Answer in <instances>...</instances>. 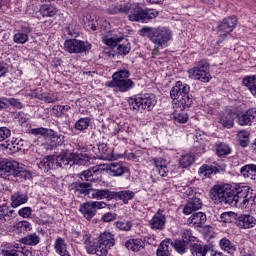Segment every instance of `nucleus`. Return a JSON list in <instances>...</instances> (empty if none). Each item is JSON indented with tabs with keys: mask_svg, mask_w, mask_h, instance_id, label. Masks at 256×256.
I'll use <instances>...</instances> for the list:
<instances>
[{
	"mask_svg": "<svg viewBox=\"0 0 256 256\" xmlns=\"http://www.w3.org/2000/svg\"><path fill=\"white\" fill-rule=\"evenodd\" d=\"M124 39L125 38L121 33L108 34L102 37L103 44L107 45L108 47H117V45H119V43H121V41H123Z\"/></svg>",
	"mask_w": 256,
	"mask_h": 256,
	"instance_id": "obj_22",
	"label": "nucleus"
},
{
	"mask_svg": "<svg viewBox=\"0 0 256 256\" xmlns=\"http://www.w3.org/2000/svg\"><path fill=\"white\" fill-rule=\"evenodd\" d=\"M238 137H239V139L240 140H249V132H247V131H240L239 133H238Z\"/></svg>",
	"mask_w": 256,
	"mask_h": 256,
	"instance_id": "obj_63",
	"label": "nucleus"
},
{
	"mask_svg": "<svg viewBox=\"0 0 256 256\" xmlns=\"http://www.w3.org/2000/svg\"><path fill=\"white\" fill-rule=\"evenodd\" d=\"M117 192L111 191L109 189H92L90 190L91 199L102 200L106 199L107 201H111V199H115Z\"/></svg>",
	"mask_w": 256,
	"mask_h": 256,
	"instance_id": "obj_15",
	"label": "nucleus"
},
{
	"mask_svg": "<svg viewBox=\"0 0 256 256\" xmlns=\"http://www.w3.org/2000/svg\"><path fill=\"white\" fill-rule=\"evenodd\" d=\"M98 169L100 171H106L111 177H121L129 171V168L125 166L123 162H110L107 164H99Z\"/></svg>",
	"mask_w": 256,
	"mask_h": 256,
	"instance_id": "obj_10",
	"label": "nucleus"
},
{
	"mask_svg": "<svg viewBox=\"0 0 256 256\" xmlns=\"http://www.w3.org/2000/svg\"><path fill=\"white\" fill-rule=\"evenodd\" d=\"M106 87H112L114 89H117L121 93H126V91H129L130 89H133L135 83L133 80H118V81H107Z\"/></svg>",
	"mask_w": 256,
	"mask_h": 256,
	"instance_id": "obj_14",
	"label": "nucleus"
},
{
	"mask_svg": "<svg viewBox=\"0 0 256 256\" xmlns=\"http://www.w3.org/2000/svg\"><path fill=\"white\" fill-rule=\"evenodd\" d=\"M47 131L48 129L43 127L31 129L32 135H41V137H47Z\"/></svg>",
	"mask_w": 256,
	"mask_h": 256,
	"instance_id": "obj_58",
	"label": "nucleus"
},
{
	"mask_svg": "<svg viewBox=\"0 0 256 256\" xmlns=\"http://www.w3.org/2000/svg\"><path fill=\"white\" fill-rule=\"evenodd\" d=\"M33 213V209L31 207H23L18 211V215L23 219H29Z\"/></svg>",
	"mask_w": 256,
	"mask_h": 256,
	"instance_id": "obj_51",
	"label": "nucleus"
},
{
	"mask_svg": "<svg viewBox=\"0 0 256 256\" xmlns=\"http://www.w3.org/2000/svg\"><path fill=\"white\" fill-rule=\"evenodd\" d=\"M29 33H31V28L24 27L22 28V32H17L13 36L14 43H17L18 45H25L27 41H29Z\"/></svg>",
	"mask_w": 256,
	"mask_h": 256,
	"instance_id": "obj_27",
	"label": "nucleus"
},
{
	"mask_svg": "<svg viewBox=\"0 0 256 256\" xmlns=\"http://www.w3.org/2000/svg\"><path fill=\"white\" fill-rule=\"evenodd\" d=\"M210 198L215 203L239 205V207H247L255 203L253 190L245 185H237L234 190L229 185H215L210 190Z\"/></svg>",
	"mask_w": 256,
	"mask_h": 256,
	"instance_id": "obj_1",
	"label": "nucleus"
},
{
	"mask_svg": "<svg viewBox=\"0 0 256 256\" xmlns=\"http://www.w3.org/2000/svg\"><path fill=\"white\" fill-rule=\"evenodd\" d=\"M232 216L233 212H224L220 216V221H222V223H231Z\"/></svg>",
	"mask_w": 256,
	"mask_h": 256,
	"instance_id": "obj_57",
	"label": "nucleus"
},
{
	"mask_svg": "<svg viewBox=\"0 0 256 256\" xmlns=\"http://www.w3.org/2000/svg\"><path fill=\"white\" fill-rule=\"evenodd\" d=\"M189 91H191V87L181 81H177L175 86L171 88L170 97L178 109H189L191 107L193 98L189 97Z\"/></svg>",
	"mask_w": 256,
	"mask_h": 256,
	"instance_id": "obj_3",
	"label": "nucleus"
},
{
	"mask_svg": "<svg viewBox=\"0 0 256 256\" xmlns=\"http://www.w3.org/2000/svg\"><path fill=\"white\" fill-rule=\"evenodd\" d=\"M117 51L118 55H128L129 51H131V44L129 42L120 44Z\"/></svg>",
	"mask_w": 256,
	"mask_h": 256,
	"instance_id": "obj_50",
	"label": "nucleus"
},
{
	"mask_svg": "<svg viewBox=\"0 0 256 256\" xmlns=\"http://www.w3.org/2000/svg\"><path fill=\"white\" fill-rule=\"evenodd\" d=\"M145 13V23L146 21H149V19H155L159 15V11L156 9H149V10H144Z\"/></svg>",
	"mask_w": 256,
	"mask_h": 256,
	"instance_id": "obj_55",
	"label": "nucleus"
},
{
	"mask_svg": "<svg viewBox=\"0 0 256 256\" xmlns=\"http://www.w3.org/2000/svg\"><path fill=\"white\" fill-rule=\"evenodd\" d=\"M9 71L7 64L0 62V77H5V74Z\"/></svg>",
	"mask_w": 256,
	"mask_h": 256,
	"instance_id": "obj_62",
	"label": "nucleus"
},
{
	"mask_svg": "<svg viewBox=\"0 0 256 256\" xmlns=\"http://www.w3.org/2000/svg\"><path fill=\"white\" fill-rule=\"evenodd\" d=\"M2 173L6 175H13V177H23L25 175V169L23 164H19L17 161H9L0 165Z\"/></svg>",
	"mask_w": 256,
	"mask_h": 256,
	"instance_id": "obj_12",
	"label": "nucleus"
},
{
	"mask_svg": "<svg viewBox=\"0 0 256 256\" xmlns=\"http://www.w3.org/2000/svg\"><path fill=\"white\" fill-rule=\"evenodd\" d=\"M153 163L155 166L154 171L160 175V177H167L169 168H167V160L163 158H154Z\"/></svg>",
	"mask_w": 256,
	"mask_h": 256,
	"instance_id": "obj_23",
	"label": "nucleus"
},
{
	"mask_svg": "<svg viewBox=\"0 0 256 256\" xmlns=\"http://www.w3.org/2000/svg\"><path fill=\"white\" fill-rule=\"evenodd\" d=\"M115 197H118V199H120V201H123V203H129V201H131V199H133L135 197V192L131 191V190H123L120 192H116Z\"/></svg>",
	"mask_w": 256,
	"mask_h": 256,
	"instance_id": "obj_39",
	"label": "nucleus"
},
{
	"mask_svg": "<svg viewBox=\"0 0 256 256\" xmlns=\"http://www.w3.org/2000/svg\"><path fill=\"white\" fill-rule=\"evenodd\" d=\"M64 49L67 53H84L91 49V45L78 39H69L64 42Z\"/></svg>",
	"mask_w": 256,
	"mask_h": 256,
	"instance_id": "obj_11",
	"label": "nucleus"
},
{
	"mask_svg": "<svg viewBox=\"0 0 256 256\" xmlns=\"http://www.w3.org/2000/svg\"><path fill=\"white\" fill-rule=\"evenodd\" d=\"M170 246L174 247L175 251L180 255L187 251V243L183 242V240H176L174 242L170 240Z\"/></svg>",
	"mask_w": 256,
	"mask_h": 256,
	"instance_id": "obj_44",
	"label": "nucleus"
},
{
	"mask_svg": "<svg viewBox=\"0 0 256 256\" xmlns=\"http://www.w3.org/2000/svg\"><path fill=\"white\" fill-rule=\"evenodd\" d=\"M79 211L87 221H91L97 215L93 202L91 201L81 204Z\"/></svg>",
	"mask_w": 256,
	"mask_h": 256,
	"instance_id": "obj_20",
	"label": "nucleus"
},
{
	"mask_svg": "<svg viewBox=\"0 0 256 256\" xmlns=\"http://www.w3.org/2000/svg\"><path fill=\"white\" fill-rule=\"evenodd\" d=\"M236 225L240 229H251L256 225V219L249 214H243L237 218Z\"/></svg>",
	"mask_w": 256,
	"mask_h": 256,
	"instance_id": "obj_19",
	"label": "nucleus"
},
{
	"mask_svg": "<svg viewBox=\"0 0 256 256\" xmlns=\"http://www.w3.org/2000/svg\"><path fill=\"white\" fill-rule=\"evenodd\" d=\"M64 35H68V37H77L79 35V29L77 26H74L73 24H69L64 29Z\"/></svg>",
	"mask_w": 256,
	"mask_h": 256,
	"instance_id": "obj_47",
	"label": "nucleus"
},
{
	"mask_svg": "<svg viewBox=\"0 0 256 256\" xmlns=\"http://www.w3.org/2000/svg\"><path fill=\"white\" fill-rule=\"evenodd\" d=\"M219 245L220 249L226 253H233L235 251V245L227 238H222Z\"/></svg>",
	"mask_w": 256,
	"mask_h": 256,
	"instance_id": "obj_42",
	"label": "nucleus"
},
{
	"mask_svg": "<svg viewBox=\"0 0 256 256\" xmlns=\"http://www.w3.org/2000/svg\"><path fill=\"white\" fill-rule=\"evenodd\" d=\"M180 111H175L173 114V119L175 121V123H187V121H189V116L187 115V113L184 111L185 109H181L179 108Z\"/></svg>",
	"mask_w": 256,
	"mask_h": 256,
	"instance_id": "obj_41",
	"label": "nucleus"
},
{
	"mask_svg": "<svg viewBox=\"0 0 256 256\" xmlns=\"http://www.w3.org/2000/svg\"><path fill=\"white\" fill-rule=\"evenodd\" d=\"M39 169L44 173H49L55 167V156H46L38 163Z\"/></svg>",
	"mask_w": 256,
	"mask_h": 256,
	"instance_id": "obj_26",
	"label": "nucleus"
},
{
	"mask_svg": "<svg viewBox=\"0 0 256 256\" xmlns=\"http://www.w3.org/2000/svg\"><path fill=\"white\" fill-rule=\"evenodd\" d=\"M216 153L218 157H227V155H231V148L226 143L217 142Z\"/></svg>",
	"mask_w": 256,
	"mask_h": 256,
	"instance_id": "obj_36",
	"label": "nucleus"
},
{
	"mask_svg": "<svg viewBox=\"0 0 256 256\" xmlns=\"http://www.w3.org/2000/svg\"><path fill=\"white\" fill-rule=\"evenodd\" d=\"M182 241L185 243H192L193 241H195V237L191 233V230H185L182 233Z\"/></svg>",
	"mask_w": 256,
	"mask_h": 256,
	"instance_id": "obj_52",
	"label": "nucleus"
},
{
	"mask_svg": "<svg viewBox=\"0 0 256 256\" xmlns=\"http://www.w3.org/2000/svg\"><path fill=\"white\" fill-rule=\"evenodd\" d=\"M92 151L99 159H104L105 161L113 159V150L105 143H100L97 147H93Z\"/></svg>",
	"mask_w": 256,
	"mask_h": 256,
	"instance_id": "obj_13",
	"label": "nucleus"
},
{
	"mask_svg": "<svg viewBox=\"0 0 256 256\" xmlns=\"http://www.w3.org/2000/svg\"><path fill=\"white\" fill-rule=\"evenodd\" d=\"M171 240H164L160 243L158 246V249L156 251L157 256H171L170 246Z\"/></svg>",
	"mask_w": 256,
	"mask_h": 256,
	"instance_id": "obj_33",
	"label": "nucleus"
},
{
	"mask_svg": "<svg viewBox=\"0 0 256 256\" xmlns=\"http://www.w3.org/2000/svg\"><path fill=\"white\" fill-rule=\"evenodd\" d=\"M142 31L148 33V39L157 47H161V49H165L167 43L173 39V31L165 26L145 27L142 28Z\"/></svg>",
	"mask_w": 256,
	"mask_h": 256,
	"instance_id": "obj_5",
	"label": "nucleus"
},
{
	"mask_svg": "<svg viewBox=\"0 0 256 256\" xmlns=\"http://www.w3.org/2000/svg\"><path fill=\"white\" fill-rule=\"evenodd\" d=\"M131 72L129 70H119L112 75V80L110 81H127Z\"/></svg>",
	"mask_w": 256,
	"mask_h": 256,
	"instance_id": "obj_43",
	"label": "nucleus"
},
{
	"mask_svg": "<svg viewBox=\"0 0 256 256\" xmlns=\"http://www.w3.org/2000/svg\"><path fill=\"white\" fill-rule=\"evenodd\" d=\"M235 113H225L219 118V123L223 125V127H226V129H231L235 123Z\"/></svg>",
	"mask_w": 256,
	"mask_h": 256,
	"instance_id": "obj_29",
	"label": "nucleus"
},
{
	"mask_svg": "<svg viewBox=\"0 0 256 256\" xmlns=\"http://www.w3.org/2000/svg\"><path fill=\"white\" fill-rule=\"evenodd\" d=\"M58 9L57 7L53 6V5H42L39 9V13L40 15H42V17H55V15H57L58 13Z\"/></svg>",
	"mask_w": 256,
	"mask_h": 256,
	"instance_id": "obj_32",
	"label": "nucleus"
},
{
	"mask_svg": "<svg viewBox=\"0 0 256 256\" xmlns=\"http://www.w3.org/2000/svg\"><path fill=\"white\" fill-rule=\"evenodd\" d=\"M97 171H102L101 169H99V166L83 171L79 174V177L82 181H87V183H91L93 181V174L97 173Z\"/></svg>",
	"mask_w": 256,
	"mask_h": 256,
	"instance_id": "obj_37",
	"label": "nucleus"
},
{
	"mask_svg": "<svg viewBox=\"0 0 256 256\" xmlns=\"http://www.w3.org/2000/svg\"><path fill=\"white\" fill-rule=\"evenodd\" d=\"M244 87H248L250 93L256 97V76H249L242 81Z\"/></svg>",
	"mask_w": 256,
	"mask_h": 256,
	"instance_id": "obj_38",
	"label": "nucleus"
},
{
	"mask_svg": "<svg viewBox=\"0 0 256 256\" xmlns=\"http://www.w3.org/2000/svg\"><path fill=\"white\" fill-rule=\"evenodd\" d=\"M165 215L161 214V213H156L152 219L149 221V225L151 227V229H153L154 231L157 230H161V229H165Z\"/></svg>",
	"mask_w": 256,
	"mask_h": 256,
	"instance_id": "obj_24",
	"label": "nucleus"
},
{
	"mask_svg": "<svg viewBox=\"0 0 256 256\" xmlns=\"http://www.w3.org/2000/svg\"><path fill=\"white\" fill-rule=\"evenodd\" d=\"M46 135H49L51 136V139H61V135H58L55 131L53 130H47V134Z\"/></svg>",
	"mask_w": 256,
	"mask_h": 256,
	"instance_id": "obj_64",
	"label": "nucleus"
},
{
	"mask_svg": "<svg viewBox=\"0 0 256 256\" xmlns=\"http://www.w3.org/2000/svg\"><path fill=\"white\" fill-rule=\"evenodd\" d=\"M240 173L246 179L250 177L251 179L255 180L256 179V165L255 164L245 165L240 169Z\"/></svg>",
	"mask_w": 256,
	"mask_h": 256,
	"instance_id": "obj_31",
	"label": "nucleus"
},
{
	"mask_svg": "<svg viewBox=\"0 0 256 256\" xmlns=\"http://www.w3.org/2000/svg\"><path fill=\"white\" fill-rule=\"evenodd\" d=\"M190 251L193 256H207L211 252L209 244L194 243L190 246Z\"/></svg>",
	"mask_w": 256,
	"mask_h": 256,
	"instance_id": "obj_21",
	"label": "nucleus"
},
{
	"mask_svg": "<svg viewBox=\"0 0 256 256\" xmlns=\"http://www.w3.org/2000/svg\"><path fill=\"white\" fill-rule=\"evenodd\" d=\"M108 11L112 15H117V13H128L129 21L145 23V10H143L139 4L117 3L112 5Z\"/></svg>",
	"mask_w": 256,
	"mask_h": 256,
	"instance_id": "obj_4",
	"label": "nucleus"
},
{
	"mask_svg": "<svg viewBox=\"0 0 256 256\" xmlns=\"http://www.w3.org/2000/svg\"><path fill=\"white\" fill-rule=\"evenodd\" d=\"M215 169L207 164H204L200 167L199 173L200 175H204V177H211Z\"/></svg>",
	"mask_w": 256,
	"mask_h": 256,
	"instance_id": "obj_48",
	"label": "nucleus"
},
{
	"mask_svg": "<svg viewBox=\"0 0 256 256\" xmlns=\"http://www.w3.org/2000/svg\"><path fill=\"white\" fill-rule=\"evenodd\" d=\"M203 207V201L199 197L189 198L186 205L184 206V215H191L193 211H199Z\"/></svg>",
	"mask_w": 256,
	"mask_h": 256,
	"instance_id": "obj_18",
	"label": "nucleus"
},
{
	"mask_svg": "<svg viewBox=\"0 0 256 256\" xmlns=\"http://www.w3.org/2000/svg\"><path fill=\"white\" fill-rule=\"evenodd\" d=\"M76 189L81 195H91V182H82L76 184Z\"/></svg>",
	"mask_w": 256,
	"mask_h": 256,
	"instance_id": "obj_46",
	"label": "nucleus"
},
{
	"mask_svg": "<svg viewBox=\"0 0 256 256\" xmlns=\"http://www.w3.org/2000/svg\"><path fill=\"white\" fill-rule=\"evenodd\" d=\"M206 221H207V215H205V213L203 212L193 213L191 217L188 219V223H191L196 227H201L205 225Z\"/></svg>",
	"mask_w": 256,
	"mask_h": 256,
	"instance_id": "obj_28",
	"label": "nucleus"
},
{
	"mask_svg": "<svg viewBox=\"0 0 256 256\" xmlns=\"http://www.w3.org/2000/svg\"><path fill=\"white\" fill-rule=\"evenodd\" d=\"M82 242L89 255L107 256L109 249L115 247V235L111 232L105 231L98 237L97 243L91 239L88 234L83 235Z\"/></svg>",
	"mask_w": 256,
	"mask_h": 256,
	"instance_id": "obj_2",
	"label": "nucleus"
},
{
	"mask_svg": "<svg viewBox=\"0 0 256 256\" xmlns=\"http://www.w3.org/2000/svg\"><path fill=\"white\" fill-rule=\"evenodd\" d=\"M15 217V210H10L7 205H0V226L11 223Z\"/></svg>",
	"mask_w": 256,
	"mask_h": 256,
	"instance_id": "obj_17",
	"label": "nucleus"
},
{
	"mask_svg": "<svg viewBox=\"0 0 256 256\" xmlns=\"http://www.w3.org/2000/svg\"><path fill=\"white\" fill-rule=\"evenodd\" d=\"M195 163V155L193 154H182L179 160V165L182 169H187V167H191V165Z\"/></svg>",
	"mask_w": 256,
	"mask_h": 256,
	"instance_id": "obj_34",
	"label": "nucleus"
},
{
	"mask_svg": "<svg viewBox=\"0 0 256 256\" xmlns=\"http://www.w3.org/2000/svg\"><path fill=\"white\" fill-rule=\"evenodd\" d=\"M144 245H145V242H143V240L141 239H130L125 242L126 249L134 252L141 251Z\"/></svg>",
	"mask_w": 256,
	"mask_h": 256,
	"instance_id": "obj_30",
	"label": "nucleus"
},
{
	"mask_svg": "<svg viewBox=\"0 0 256 256\" xmlns=\"http://www.w3.org/2000/svg\"><path fill=\"white\" fill-rule=\"evenodd\" d=\"M9 105H12L13 107H16L17 109H23V103H21L19 100L15 98L8 99V107Z\"/></svg>",
	"mask_w": 256,
	"mask_h": 256,
	"instance_id": "obj_60",
	"label": "nucleus"
},
{
	"mask_svg": "<svg viewBox=\"0 0 256 256\" xmlns=\"http://www.w3.org/2000/svg\"><path fill=\"white\" fill-rule=\"evenodd\" d=\"M128 103L131 111L143 113V111H153V107L157 105V98L154 94H143L129 98Z\"/></svg>",
	"mask_w": 256,
	"mask_h": 256,
	"instance_id": "obj_6",
	"label": "nucleus"
},
{
	"mask_svg": "<svg viewBox=\"0 0 256 256\" xmlns=\"http://www.w3.org/2000/svg\"><path fill=\"white\" fill-rule=\"evenodd\" d=\"M117 219V214L108 212L102 216V221L104 223H111V221H115Z\"/></svg>",
	"mask_w": 256,
	"mask_h": 256,
	"instance_id": "obj_56",
	"label": "nucleus"
},
{
	"mask_svg": "<svg viewBox=\"0 0 256 256\" xmlns=\"http://www.w3.org/2000/svg\"><path fill=\"white\" fill-rule=\"evenodd\" d=\"M188 77L195 81H201V83H209L211 81L209 62L206 60L199 61L193 68L188 70Z\"/></svg>",
	"mask_w": 256,
	"mask_h": 256,
	"instance_id": "obj_7",
	"label": "nucleus"
},
{
	"mask_svg": "<svg viewBox=\"0 0 256 256\" xmlns=\"http://www.w3.org/2000/svg\"><path fill=\"white\" fill-rule=\"evenodd\" d=\"M21 241L24 245L35 246V245H39V243H41V237H39V235H37V233H32V234H28L27 236L22 238Z\"/></svg>",
	"mask_w": 256,
	"mask_h": 256,
	"instance_id": "obj_35",
	"label": "nucleus"
},
{
	"mask_svg": "<svg viewBox=\"0 0 256 256\" xmlns=\"http://www.w3.org/2000/svg\"><path fill=\"white\" fill-rule=\"evenodd\" d=\"M91 124V119L89 117L80 118L75 123V129L77 131H85V129H89V125Z\"/></svg>",
	"mask_w": 256,
	"mask_h": 256,
	"instance_id": "obj_45",
	"label": "nucleus"
},
{
	"mask_svg": "<svg viewBox=\"0 0 256 256\" xmlns=\"http://www.w3.org/2000/svg\"><path fill=\"white\" fill-rule=\"evenodd\" d=\"M235 27H237V17L229 16L224 18L216 27L217 43H223L228 35L235 31Z\"/></svg>",
	"mask_w": 256,
	"mask_h": 256,
	"instance_id": "obj_8",
	"label": "nucleus"
},
{
	"mask_svg": "<svg viewBox=\"0 0 256 256\" xmlns=\"http://www.w3.org/2000/svg\"><path fill=\"white\" fill-rule=\"evenodd\" d=\"M115 225L120 231H131V228L133 227L129 221H118Z\"/></svg>",
	"mask_w": 256,
	"mask_h": 256,
	"instance_id": "obj_49",
	"label": "nucleus"
},
{
	"mask_svg": "<svg viewBox=\"0 0 256 256\" xmlns=\"http://www.w3.org/2000/svg\"><path fill=\"white\" fill-rule=\"evenodd\" d=\"M0 255L1 256H19V254H17V250L12 249L10 246L3 248L0 252Z\"/></svg>",
	"mask_w": 256,
	"mask_h": 256,
	"instance_id": "obj_54",
	"label": "nucleus"
},
{
	"mask_svg": "<svg viewBox=\"0 0 256 256\" xmlns=\"http://www.w3.org/2000/svg\"><path fill=\"white\" fill-rule=\"evenodd\" d=\"M54 165L56 167H68V165H85V157L83 154L64 153L54 156Z\"/></svg>",
	"mask_w": 256,
	"mask_h": 256,
	"instance_id": "obj_9",
	"label": "nucleus"
},
{
	"mask_svg": "<svg viewBox=\"0 0 256 256\" xmlns=\"http://www.w3.org/2000/svg\"><path fill=\"white\" fill-rule=\"evenodd\" d=\"M11 137V130L7 127H0V143Z\"/></svg>",
	"mask_w": 256,
	"mask_h": 256,
	"instance_id": "obj_53",
	"label": "nucleus"
},
{
	"mask_svg": "<svg viewBox=\"0 0 256 256\" xmlns=\"http://www.w3.org/2000/svg\"><path fill=\"white\" fill-rule=\"evenodd\" d=\"M92 205L94 206V209L97 213V209H105V207H107V203L103 202V201H91Z\"/></svg>",
	"mask_w": 256,
	"mask_h": 256,
	"instance_id": "obj_61",
	"label": "nucleus"
},
{
	"mask_svg": "<svg viewBox=\"0 0 256 256\" xmlns=\"http://www.w3.org/2000/svg\"><path fill=\"white\" fill-rule=\"evenodd\" d=\"M14 229L15 231H17V233H29V231H31L33 227L31 226V223H29V221L23 220L16 223Z\"/></svg>",
	"mask_w": 256,
	"mask_h": 256,
	"instance_id": "obj_40",
	"label": "nucleus"
},
{
	"mask_svg": "<svg viewBox=\"0 0 256 256\" xmlns=\"http://www.w3.org/2000/svg\"><path fill=\"white\" fill-rule=\"evenodd\" d=\"M38 99L45 101V103H56L57 101V98L55 97V95H42V96H39Z\"/></svg>",
	"mask_w": 256,
	"mask_h": 256,
	"instance_id": "obj_59",
	"label": "nucleus"
},
{
	"mask_svg": "<svg viewBox=\"0 0 256 256\" xmlns=\"http://www.w3.org/2000/svg\"><path fill=\"white\" fill-rule=\"evenodd\" d=\"M238 125L241 127H245L246 125H253L256 122V111L253 109H249L243 114L237 115Z\"/></svg>",
	"mask_w": 256,
	"mask_h": 256,
	"instance_id": "obj_16",
	"label": "nucleus"
},
{
	"mask_svg": "<svg viewBox=\"0 0 256 256\" xmlns=\"http://www.w3.org/2000/svg\"><path fill=\"white\" fill-rule=\"evenodd\" d=\"M11 206L16 209V207H21V205H25L29 201V196L23 192H15L11 196Z\"/></svg>",
	"mask_w": 256,
	"mask_h": 256,
	"instance_id": "obj_25",
	"label": "nucleus"
}]
</instances>
